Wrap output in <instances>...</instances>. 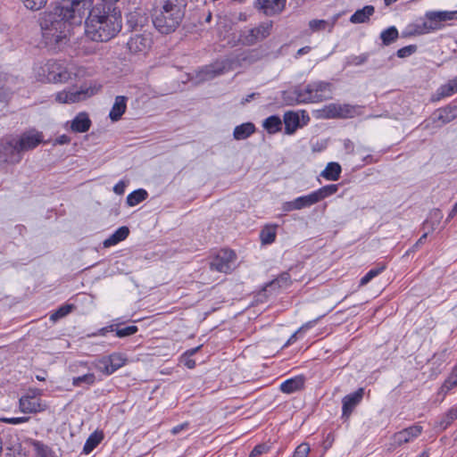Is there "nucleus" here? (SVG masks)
<instances>
[{
    "label": "nucleus",
    "instance_id": "f257e3e1",
    "mask_svg": "<svg viewBox=\"0 0 457 457\" xmlns=\"http://www.w3.org/2000/svg\"><path fill=\"white\" fill-rule=\"evenodd\" d=\"M52 12L40 18V27L47 43H62L71 26L80 25L93 2L92 0H59Z\"/></svg>",
    "mask_w": 457,
    "mask_h": 457
},
{
    "label": "nucleus",
    "instance_id": "f03ea898",
    "mask_svg": "<svg viewBox=\"0 0 457 457\" xmlns=\"http://www.w3.org/2000/svg\"><path fill=\"white\" fill-rule=\"evenodd\" d=\"M87 13L85 35L92 41L108 42L122 29L121 11L113 1L92 4Z\"/></svg>",
    "mask_w": 457,
    "mask_h": 457
},
{
    "label": "nucleus",
    "instance_id": "7ed1b4c3",
    "mask_svg": "<svg viewBox=\"0 0 457 457\" xmlns=\"http://www.w3.org/2000/svg\"><path fill=\"white\" fill-rule=\"evenodd\" d=\"M185 0H163L153 12V24L162 34L174 32L180 25L186 8Z\"/></svg>",
    "mask_w": 457,
    "mask_h": 457
},
{
    "label": "nucleus",
    "instance_id": "20e7f679",
    "mask_svg": "<svg viewBox=\"0 0 457 457\" xmlns=\"http://www.w3.org/2000/svg\"><path fill=\"white\" fill-rule=\"evenodd\" d=\"M36 79L44 83H66L79 75L75 63L66 60L50 59L35 65Z\"/></svg>",
    "mask_w": 457,
    "mask_h": 457
},
{
    "label": "nucleus",
    "instance_id": "39448f33",
    "mask_svg": "<svg viewBox=\"0 0 457 457\" xmlns=\"http://www.w3.org/2000/svg\"><path fill=\"white\" fill-rule=\"evenodd\" d=\"M457 20V11H430L425 14V20L414 24L413 33L427 34L441 29L445 23Z\"/></svg>",
    "mask_w": 457,
    "mask_h": 457
},
{
    "label": "nucleus",
    "instance_id": "423d86ee",
    "mask_svg": "<svg viewBox=\"0 0 457 457\" xmlns=\"http://www.w3.org/2000/svg\"><path fill=\"white\" fill-rule=\"evenodd\" d=\"M271 21L259 23L253 28H245L240 31L238 41L244 46H253L270 36Z\"/></svg>",
    "mask_w": 457,
    "mask_h": 457
},
{
    "label": "nucleus",
    "instance_id": "0eeeda50",
    "mask_svg": "<svg viewBox=\"0 0 457 457\" xmlns=\"http://www.w3.org/2000/svg\"><path fill=\"white\" fill-rule=\"evenodd\" d=\"M283 99L288 105L316 103L312 82L305 87H296L291 90L284 91Z\"/></svg>",
    "mask_w": 457,
    "mask_h": 457
},
{
    "label": "nucleus",
    "instance_id": "6e6552de",
    "mask_svg": "<svg viewBox=\"0 0 457 457\" xmlns=\"http://www.w3.org/2000/svg\"><path fill=\"white\" fill-rule=\"evenodd\" d=\"M338 190V186L335 184L327 185L316 191L312 192L307 195L296 197L295 199L296 209L301 210L306 207H310L320 201L336 194Z\"/></svg>",
    "mask_w": 457,
    "mask_h": 457
},
{
    "label": "nucleus",
    "instance_id": "1a4fd4ad",
    "mask_svg": "<svg viewBox=\"0 0 457 457\" xmlns=\"http://www.w3.org/2000/svg\"><path fill=\"white\" fill-rule=\"evenodd\" d=\"M127 358L121 353H112L101 357L93 362L94 367L106 376H110L116 370L126 365Z\"/></svg>",
    "mask_w": 457,
    "mask_h": 457
},
{
    "label": "nucleus",
    "instance_id": "9d476101",
    "mask_svg": "<svg viewBox=\"0 0 457 457\" xmlns=\"http://www.w3.org/2000/svg\"><path fill=\"white\" fill-rule=\"evenodd\" d=\"M320 112L323 119H349L357 115V108L348 104L332 103L325 105Z\"/></svg>",
    "mask_w": 457,
    "mask_h": 457
},
{
    "label": "nucleus",
    "instance_id": "9b49d317",
    "mask_svg": "<svg viewBox=\"0 0 457 457\" xmlns=\"http://www.w3.org/2000/svg\"><path fill=\"white\" fill-rule=\"evenodd\" d=\"M237 259L232 250L221 249L210 262V269L222 273H229L233 270Z\"/></svg>",
    "mask_w": 457,
    "mask_h": 457
},
{
    "label": "nucleus",
    "instance_id": "f8f14e48",
    "mask_svg": "<svg viewBox=\"0 0 457 457\" xmlns=\"http://www.w3.org/2000/svg\"><path fill=\"white\" fill-rule=\"evenodd\" d=\"M21 159L22 153L20 150L15 137L3 139L0 144V160L4 162L16 164L19 163Z\"/></svg>",
    "mask_w": 457,
    "mask_h": 457
},
{
    "label": "nucleus",
    "instance_id": "ddd939ff",
    "mask_svg": "<svg viewBox=\"0 0 457 457\" xmlns=\"http://www.w3.org/2000/svg\"><path fill=\"white\" fill-rule=\"evenodd\" d=\"M152 44L151 33L144 31L132 35L127 42V47L131 54H145L151 48Z\"/></svg>",
    "mask_w": 457,
    "mask_h": 457
},
{
    "label": "nucleus",
    "instance_id": "4468645a",
    "mask_svg": "<svg viewBox=\"0 0 457 457\" xmlns=\"http://www.w3.org/2000/svg\"><path fill=\"white\" fill-rule=\"evenodd\" d=\"M20 150L23 154L26 151H30L36 148L43 142V134L36 129L25 131L18 137H15Z\"/></svg>",
    "mask_w": 457,
    "mask_h": 457
},
{
    "label": "nucleus",
    "instance_id": "2eb2a0df",
    "mask_svg": "<svg viewBox=\"0 0 457 457\" xmlns=\"http://www.w3.org/2000/svg\"><path fill=\"white\" fill-rule=\"evenodd\" d=\"M364 395V388L360 387L355 392L345 395L342 399V418L347 420Z\"/></svg>",
    "mask_w": 457,
    "mask_h": 457
},
{
    "label": "nucleus",
    "instance_id": "dca6fc26",
    "mask_svg": "<svg viewBox=\"0 0 457 457\" xmlns=\"http://www.w3.org/2000/svg\"><path fill=\"white\" fill-rule=\"evenodd\" d=\"M422 427L416 424L409 428H406L399 432H396L392 438L393 446H401L403 444H407L412 441L414 438L418 437L422 433Z\"/></svg>",
    "mask_w": 457,
    "mask_h": 457
},
{
    "label": "nucleus",
    "instance_id": "f3484780",
    "mask_svg": "<svg viewBox=\"0 0 457 457\" xmlns=\"http://www.w3.org/2000/svg\"><path fill=\"white\" fill-rule=\"evenodd\" d=\"M19 407L23 413H37L46 410V405L35 395H23L19 400Z\"/></svg>",
    "mask_w": 457,
    "mask_h": 457
},
{
    "label": "nucleus",
    "instance_id": "a211bd4d",
    "mask_svg": "<svg viewBox=\"0 0 457 457\" xmlns=\"http://www.w3.org/2000/svg\"><path fill=\"white\" fill-rule=\"evenodd\" d=\"M230 70V63L228 60L217 61L211 65L205 66L200 72L203 79H212Z\"/></svg>",
    "mask_w": 457,
    "mask_h": 457
},
{
    "label": "nucleus",
    "instance_id": "6ab92c4d",
    "mask_svg": "<svg viewBox=\"0 0 457 457\" xmlns=\"http://www.w3.org/2000/svg\"><path fill=\"white\" fill-rule=\"evenodd\" d=\"M286 0H256V6L266 15L279 13L285 7Z\"/></svg>",
    "mask_w": 457,
    "mask_h": 457
},
{
    "label": "nucleus",
    "instance_id": "aec40b11",
    "mask_svg": "<svg viewBox=\"0 0 457 457\" xmlns=\"http://www.w3.org/2000/svg\"><path fill=\"white\" fill-rule=\"evenodd\" d=\"M457 117V106H446L436 110L434 112V122L440 121L441 124H446L453 120Z\"/></svg>",
    "mask_w": 457,
    "mask_h": 457
},
{
    "label": "nucleus",
    "instance_id": "412c9836",
    "mask_svg": "<svg viewBox=\"0 0 457 457\" xmlns=\"http://www.w3.org/2000/svg\"><path fill=\"white\" fill-rule=\"evenodd\" d=\"M316 103L331 98L332 85L326 81L312 82Z\"/></svg>",
    "mask_w": 457,
    "mask_h": 457
},
{
    "label": "nucleus",
    "instance_id": "4be33fe9",
    "mask_svg": "<svg viewBox=\"0 0 457 457\" xmlns=\"http://www.w3.org/2000/svg\"><path fill=\"white\" fill-rule=\"evenodd\" d=\"M128 97L124 96H118L115 97L114 104L110 111L109 118L112 121H118L124 114L127 109Z\"/></svg>",
    "mask_w": 457,
    "mask_h": 457
},
{
    "label": "nucleus",
    "instance_id": "5701e85b",
    "mask_svg": "<svg viewBox=\"0 0 457 457\" xmlns=\"http://www.w3.org/2000/svg\"><path fill=\"white\" fill-rule=\"evenodd\" d=\"M90 126L91 120L88 114L86 112H79L72 120L71 129L77 133H84L89 130Z\"/></svg>",
    "mask_w": 457,
    "mask_h": 457
},
{
    "label": "nucleus",
    "instance_id": "b1692460",
    "mask_svg": "<svg viewBox=\"0 0 457 457\" xmlns=\"http://www.w3.org/2000/svg\"><path fill=\"white\" fill-rule=\"evenodd\" d=\"M457 93V76L450 79L446 84L442 85L432 96L433 101H439Z\"/></svg>",
    "mask_w": 457,
    "mask_h": 457
},
{
    "label": "nucleus",
    "instance_id": "393cba45",
    "mask_svg": "<svg viewBox=\"0 0 457 457\" xmlns=\"http://www.w3.org/2000/svg\"><path fill=\"white\" fill-rule=\"evenodd\" d=\"M285 134L293 135L300 127V119L297 112L288 111L284 113Z\"/></svg>",
    "mask_w": 457,
    "mask_h": 457
},
{
    "label": "nucleus",
    "instance_id": "a878e982",
    "mask_svg": "<svg viewBox=\"0 0 457 457\" xmlns=\"http://www.w3.org/2000/svg\"><path fill=\"white\" fill-rule=\"evenodd\" d=\"M457 420V404L452 406L447 411H445L436 423V428L441 431L445 430L450 427L454 420Z\"/></svg>",
    "mask_w": 457,
    "mask_h": 457
},
{
    "label": "nucleus",
    "instance_id": "bb28decb",
    "mask_svg": "<svg viewBox=\"0 0 457 457\" xmlns=\"http://www.w3.org/2000/svg\"><path fill=\"white\" fill-rule=\"evenodd\" d=\"M87 96L85 91H62L56 94L55 100L61 104L76 103L84 100Z\"/></svg>",
    "mask_w": 457,
    "mask_h": 457
},
{
    "label": "nucleus",
    "instance_id": "cd10ccee",
    "mask_svg": "<svg viewBox=\"0 0 457 457\" xmlns=\"http://www.w3.org/2000/svg\"><path fill=\"white\" fill-rule=\"evenodd\" d=\"M304 386V378L303 376H297L289 379H287L280 385V390L286 394H292L298 390H301Z\"/></svg>",
    "mask_w": 457,
    "mask_h": 457
},
{
    "label": "nucleus",
    "instance_id": "c85d7f7f",
    "mask_svg": "<svg viewBox=\"0 0 457 457\" xmlns=\"http://www.w3.org/2000/svg\"><path fill=\"white\" fill-rule=\"evenodd\" d=\"M147 18L141 11H134L127 14V25L132 30L144 27Z\"/></svg>",
    "mask_w": 457,
    "mask_h": 457
},
{
    "label": "nucleus",
    "instance_id": "c756f323",
    "mask_svg": "<svg viewBox=\"0 0 457 457\" xmlns=\"http://www.w3.org/2000/svg\"><path fill=\"white\" fill-rule=\"evenodd\" d=\"M129 235V229L128 227H120L113 234L104 241L103 245L104 247H111L125 240Z\"/></svg>",
    "mask_w": 457,
    "mask_h": 457
},
{
    "label": "nucleus",
    "instance_id": "7c9ffc66",
    "mask_svg": "<svg viewBox=\"0 0 457 457\" xmlns=\"http://www.w3.org/2000/svg\"><path fill=\"white\" fill-rule=\"evenodd\" d=\"M255 132V126L252 122H245L237 126L233 131V137L236 140H244L248 138Z\"/></svg>",
    "mask_w": 457,
    "mask_h": 457
},
{
    "label": "nucleus",
    "instance_id": "2f4dec72",
    "mask_svg": "<svg viewBox=\"0 0 457 457\" xmlns=\"http://www.w3.org/2000/svg\"><path fill=\"white\" fill-rule=\"evenodd\" d=\"M342 168L338 162H328L326 168L321 171L320 176L327 180L336 181L340 178Z\"/></svg>",
    "mask_w": 457,
    "mask_h": 457
},
{
    "label": "nucleus",
    "instance_id": "473e14b6",
    "mask_svg": "<svg viewBox=\"0 0 457 457\" xmlns=\"http://www.w3.org/2000/svg\"><path fill=\"white\" fill-rule=\"evenodd\" d=\"M375 9L372 5H366L362 9L357 10L351 17L352 23H364L370 20V17L374 13Z\"/></svg>",
    "mask_w": 457,
    "mask_h": 457
},
{
    "label": "nucleus",
    "instance_id": "72a5a7b5",
    "mask_svg": "<svg viewBox=\"0 0 457 457\" xmlns=\"http://www.w3.org/2000/svg\"><path fill=\"white\" fill-rule=\"evenodd\" d=\"M337 19L334 18L332 21L326 20H312L309 21V28L312 32L328 30L331 32Z\"/></svg>",
    "mask_w": 457,
    "mask_h": 457
},
{
    "label": "nucleus",
    "instance_id": "f704fd0d",
    "mask_svg": "<svg viewBox=\"0 0 457 457\" xmlns=\"http://www.w3.org/2000/svg\"><path fill=\"white\" fill-rule=\"evenodd\" d=\"M262 127L269 134H275L281 130L282 120L278 115H271L262 122Z\"/></svg>",
    "mask_w": 457,
    "mask_h": 457
},
{
    "label": "nucleus",
    "instance_id": "c9c22d12",
    "mask_svg": "<svg viewBox=\"0 0 457 457\" xmlns=\"http://www.w3.org/2000/svg\"><path fill=\"white\" fill-rule=\"evenodd\" d=\"M277 225H266L260 232V239L262 245H270L276 240Z\"/></svg>",
    "mask_w": 457,
    "mask_h": 457
},
{
    "label": "nucleus",
    "instance_id": "e433bc0d",
    "mask_svg": "<svg viewBox=\"0 0 457 457\" xmlns=\"http://www.w3.org/2000/svg\"><path fill=\"white\" fill-rule=\"evenodd\" d=\"M104 439L103 432L95 431L87 439L84 446L83 453L85 454L90 453Z\"/></svg>",
    "mask_w": 457,
    "mask_h": 457
},
{
    "label": "nucleus",
    "instance_id": "4c0bfd02",
    "mask_svg": "<svg viewBox=\"0 0 457 457\" xmlns=\"http://www.w3.org/2000/svg\"><path fill=\"white\" fill-rule=\"evenodd\" d=\"M147 196L148 193L146 192V190L140 188L131 192L127 196L126 202L129 206L132 207L145 201L147 198Z\"/></svg>",
    "mask_w": 457,
    "mask_h": 457
},
{
    "label": "nucleus",
    "instance_id": "58836bf2",
    "mask_svg": "<svg viewBox=\"0 0 457 457\" xmlns=\"http://www.w3.org/2000/svg\"><path fill=\"white\" fill-rule=\"evenodd\" d=\"M386 270V264L379 263L375 268L370 269L360 280V286L367 285L371 279L378 276Z\"/></svg>",
    "mask_w": 457,
    "mask_h": 457
},
{
    "label": "nucleus",
    "instance_id": "ea45409f",
    "mask_svg": "<svg viewBox=\"0 0 457 457\" xmlns=\"http://www.w3.org/2000/svg\"><path fill=\"white\" fill-rule=\"evenodd\" d=\"M398 35L397 29L392 26L381 32L380 38L384 45L388 46L398 38Z\"/></svg>",
    "mask_w": 457,
    "mask_h": 457
},
{
    "label": "nucleus",
    "instance_id": "a19ab883",
    "mask_svg": "<svg viewBox=\"0 0 457 457\" xmlns=\"http://www.w3.org/2000/svg\"><path fill=\"white\" fill-rule=\"evenodd\" d=\"M32 445L38 457H56L54 451L46 445L40 441L35 440Z\"/></svg>",
    "mask_w": 457,
    "mask_h": 457
},
{
    "label": "nucleus",
    "instance_id": "79ce46f5",
    "mask_svg": "<svg viewBox=\"0 0 457 457\" xmlns=\"http://www.w3.org/2000/svg\"><path fill=\"white\" fill-rule=\"evenodd\" d=\"M457 386V364L441 386V391L447 393Z\"/></svg>",
    "mask_w": 457,
    "mask_h": 457
},
{
    "label": "nucleus",
    "instance_id": "37998d69",
    "mask_svg": "<svg viewBox=\"0 0 457 457\" xmlns=\"http://www.w3.org/2000/svg\"><path fill=\"white\" fill-rule=\"evenodd\" d=\"M75 306L73 304H63L60 306L54 312H53L50 316V320L55 322L58 320L67 316L74 310Z\"/></svg>",
    "mask_w": 457,
    "mask_h": 457
},
{
    "label": "nucleus",
    "instance_id": "c03bdc74",
    "mask_svg": "<svg viewBox=\"0 0 457 457\" xmlns=\"http://www.w3.org/2000/svg\"><path fill=\"white\" fill-rule=\"evenodd\" d=\"M96 382V376L94 373H87L83 376L75 377L72 379V385L74 386H80L82 384L91 386Z\"/></svg>",
    "mask_w": 457,
    "mask_h": 457
},
{
    "label": "nucleus",
    "instance_id": "a18cd8bd",
    "mask_svg": "<svg viewBox=\"0 0 457 457\" xmlns=\"http://www.w3.org/2000/svg\"><path fill=\"white\" fill-rule=\"evenodd\" d=\"M291 283V277L288 272L281 273L276 279L270 282V287H287Z\"/></svg>",
    "mask_w": 457,
    "mask_h": 457
},
{
    "label": "nucleus",
    "instance_id": "49530a36",
    "mask_svg": "<svg viewBox=\"0 0 457 457\" xmlns=\"http://www.w3.org/2000/svg\"><path fill=\"white\" fill-rule=\"evenodd\" d=\"M137 330V327L134 325L120 328L119 325L115 324L114 332L118 337H126L136 334Z\"/></svg>",
    "mask_w": 457,
    "mask_h": 457
},
{
    "label": "nucleus",
    "instance_id": "de8ad7c7",
    "mask_svg": "<svg viewBox=\"0 0 457 457\" xmlns=\"http://www.w3.org/2000/svg\"><path fill=\"white\" fill-rule=\"evenodd\" d=\"M24 6L27 9H29L31 11H37L43 8L46 3L47 0H21Z\"/></svg>",
    "mask_w": 457,
    "mask_h": 457
},
{
    "label": "nucleus",
    "instance_id": "09e8293b",
    "mask_svg": "<svg viewBox=\"0 0 457 457\" xmlns=\"http://www.w3.org/2000/svg\"><path fill=\"white\" fill-rule=\"evenodd\" d=\"M310 451L311 448L309 444L302 443L295 448L293 457H307L310 453Z\"/></svg>",
    "mask_w": 457,
    "mask_h": 457
},
{
    "label": "nucleus",
    "instance_id": "8fccbe9b",
    "mask_svg": "<svg viewBox=\"0 0 457 457\" xmlns=\"http://www.w3.org/2000/svg\"><path fill=\"white\" fill-rule=\"evenodd\" d=\"M416 51H417V46L410 45V46H407L400 48L397 51L396 55L399 58H405V57H408V56L411 55Z\"/></svg>",
    "mask_w": 457,
    "mask_h": 457
},
{
    "label": "nucleus",
    "instance_id": "3c124183",
    "mask_svg": "<svg viewBox=\"0 0 457 457\" xmlns=\"http://www.w3.org/2000/svg\"><path fill=\"white\" fill-rule=\"evenodd\" d=\"M335 441V434L333 432H329L324 437V440L322 442V447L324 450V453L332 447Z\"/></svg>",
    "mask_w": 457,
    "mask_h": 457
},
{
    "label": "nucleus",
    "instance_id": "603ef678",
    "mask_svg": "<svg viewBox=\"0 0 457 457\" xmlns=\"http://www.w3.org/2000/svg\"><path fill=\"white\" fill-rule=\"evenodd\" d=\"M0 420L4 423H7V424L17 425V424L28 422L29 420V417L24 416V417H17V418H2V419H0Z\"/></svg>",
    "mask_w": 457,
    "mask_h": 457
},
{
    "label": "nucleus",
    "instance_id": "864d4df0",
    "mask_svg": "<svg viewBox=\"0 0 457 457\" xmlns=\"http://www.w3.org/2000/svg\"><path fill=\"white\" fill-rule=\"evenodd\" d=\"M114 329H115V324H112L110 326L102 328L96 332L88 334L87 337H98V336H105L108 332H113Z\"/></svg>",
    "mask_w": 457,
    "mask_h": 457
},
{
    "label": "nucleus",
    "instance_id": "5fc2aeb1",
    "mask_svg": "<svg viewBox=\"0 0 457 457\" xmlns=\"http://www.w3.org/2000/svg\"><path fill=\"white\" fill-rule=\"evenodd\" d=\"M368 60V54H362L351 58L350 63L355 66L363 64Z\"/></svg>",
    "mask_w": 457,
    "mask_h": 457
},
{
    "label": "nucleus",
    "instance_id": "6e6d98bb",
    "mask_svg": "<svg viewBox=\"0 0 457 457\" xmlns=\"http://www.w3.org/2000/svg\"><path fill=\"white\" fill-rule=\"evenodd\" d=\"M268 450V447L265 445H256L251 452L250 457H256Z\"/></svg>",
    "mask_w": 457,
    "mask_h": 457
},
{
    "label": "nucleus",
    "instance_id": "4d7b16f0",
    "mask_svg": "<svg viewBox=\"0 0 457 457\" xmlns=\"http://www.w3.org/2000/svg\"><path fill=\"white\" fill-rule=\"evenodd\" d=\"M189 428L188 422H184L172 428L171 434L178 435L181 431L187 430Z\"/></svg>",
    "mask_w": 457,
    "mask_h": 457
},
{
    "label": "nucleus",
    "instance_id": "13d9d810",
    "mask_svg": "<svg viewBox=\"0 0 457 457\" xmlns=\"http://www.w3.org/2000/svg\"><path fill=\"white\" fill-rule=\"evenodd\" d=\"M282 210L284 212H292L297 210L295 199L292 201L285 202L282 205Z\"/></svg>",
    "mask_w": 457,
    "mask_h": 457
},
{
    "label": "nucleus",
    "instance_id": "bf43d9fd",
    "mask_svg": "<svg viewBox=\"0 0 457 457\" xmlns=\"http://www.w3.org/2000/svg\"><path fill=\"white\" fill-rule=\"evenodd\" d=\"M126 187V183L122 180L119 181L114 187H113V192L117 195H123Z\"/></svg>",
    "mask_w": 457,
    "mask_h": 457
},
{
    "label": "nucleus",
    "instance_id": "052dcab7",
    "mask_svg": "<svg viewBox=\"0 0 457 457\" xmlns=\"http://www.w3.org/2000/svg\"><path fill=\"white\" fill-rule=\"evenodd\" d=\"M71 141V138L70 137L66 136V135H62L60 137H58L56 139H55V143L58 144V145H65V144H69Z\"/></svg>",
    "mask_w": 457,
    "mask_h": 457
},
{
    "label": "nucleus",
    "instance_id": "680f3d73",
    "mask_svg": "<svg viewBox=\"0 0 457 457\" xmlns=\"http://www.w3.org/2000/svg\"><path fill=\"white\" fill-rule=\"evenodd\" d=\"M344 145H345V150L348 152V153H353V142L350 140V139H345V142H344Z\"/></svg>",
    "mask_w": 457,
    "mask_h": 457
},
{
    "label": "nucleus",
    "instance_id": "e2e57ef3",
    "mask_svg": "<svg viewBox=\"0 0 457 457\" xmlns=\"http://www.w3.org/2000/svg\"><path fill=\"white\" fill-rule=\"evenodd\" d=\"M456 213H457V204L455 203L454 205L453 206L451 212H449L446 220H450L451 219H453L456 215Z\"/></svg>",
    "mask_w": 457,
    "mask_h": 457
},
{
    "label": "nucleus",
    "instance_id": "0e129e2a",
    "mask_svg": "<svg viewBox=\"0 0 457 457\" xmlns=\"http://www.w3.org/2000/svg\"><path fill=\"white\" fill-rule=\"evenodd\" d=\"M311 50V47L310 46H304V47H302L300 48L298 51H297V54L298 55H303V54H305L307 53H309V51Z\"/></svg>",
    "mask_w": 457,
    "mask_h": 457
},
{
    "label": "nucleus",
    "instance_id": "69168bd1",
    "mask_svg": "<svg viewBox=\"0 0 457 457\" xmlns=\"http://www.w3.org/2000/svg\"><path fill=\"white\" fill-rule=\"evenodd\" d=\"M185 365L188 368V369H193L195 367V361L194 360H191V359H187L186 361H185Z\"/></svg>",
    "mask_w": 457,
    "mask_h": 457
},
{
    "label": "nucleus",
    "instance_id": "338daca9",
    "mask_svg": "<svg viewBox=\"0 0 457 457\" xmlns=\"http://www.w3.org/2000/svg\"><path fill=\"white\" fill-rule=\"evenodd\" d=\"M254 96H255L254 93H252V94L246 96V97L242 100V104L250 102L254 97Z\"/></svg>",
    "mask_w": 457,
    "mask_h": 457
},
{
    "label": "nucleus",
    "instance_id": "774afa93",
    "mask_svg": "<svg viewBox=\"0 0 457 457\" xmlns=\"http://www.w3.org/2000/svg\"><path fill=\"white\" fill-rule=\"evenodd\" d=\"M200 347L201 346H197V347L192 348V349L188 350L186 353L189 354V355H193V354H195L200 349Z\"/></svg>",
    "mask_w": 457,
    "mask_h": 457
}]
</instances>
